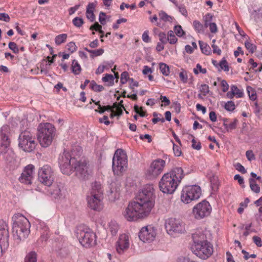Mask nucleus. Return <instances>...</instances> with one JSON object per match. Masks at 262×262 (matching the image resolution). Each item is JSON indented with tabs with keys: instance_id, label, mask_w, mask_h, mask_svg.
<instances>
[{
	"instance_id": "1",
	"label": "nucleus",
	"mask_w": 262,
	"mask_h": 262,
	"mask_svg": "<svg viewBox=\"0 0 262 262\" xmlns=\"http://www.w3.org/2000/svg\"><path fill=\"white\" fill-rule=\"evenodd\" d=\"M156 195L151 184L146 185L139 192L136 200L129 202L122 215L129 222H137L147 218L155 206Z\"/></svg>"
},
{
	"instance_id": "2",
	"label": "nucleus",
	"mask_w": 262,
	"mask_h": 262,
	"mask_svg": "<svg viewBox=\"0 0 262 262\" xmlns=\"http://www.w3.org/2000/svg\"><path fill=\"white\" fill-rule=\"evenodd\" d=\"M185 174L182 168L176 167L165 173L159 183L160 190L164 193L171 194L177 189Z\"/></svg>"
},
{
	"instance_id": "3",
	"label": "nucleus",
	"mask_w": 262,
	"mask_h": 262,
	"mask_svg": "<svg viewBox=\"0 0 262 262\" xmlns=\"http://www.w3.org/2000/svg\"><path fill=\"white\" fill-rule=\"evenodd\" d=\"M12 221L14 237L19 241L25 240L30 232L29 220L23 214L16 213L13 216Z\"/></svg>"
},
{
	"instance_id": "4",
	"label": "nucleus",
	"mask_w": 262,
	"mask_h": 262,
	"mask_svg": "<svg viewBox=\"0 0 262 262\" xmlns=\"http://www.w3.org/2000/svg\"><path fill=\"white\" fill-rule=\"evenodd\" d=\"M37 138L42 147H47L52 142L55 135L56 129L50 123H41L37 128Z\"/></svg>"
},
{
	"instance_id": "5",
	"label": "nucleus",
	"mask_w": 262,
	"mask_h": 262,
	"mask_svg": "<svg viewBox=\"0 0 262 262\" xmlns=\"http://www.w3.org/2000/svg\"><path fill=\"white\" fill-rule=\"evenodd\" d=\"M127 165V158L125 152L121 149H118L113 158L112 168L114 174H121L125 171Z\"/></svg>"
},
{
	"instance_id": "6",
	"label": "nucleus",
	"mask_w": 262,
	"mask_h": 262,
	"mask_svg": "<svg viewBox=\"0 0 262 262\" xmlns=\"http://www.w3.org/2000/svg\"><path fill=\"white\" fill-rule=\"evenodd\" d=\"M202 194L201 187L197 185L185 186L181 194V200L185 204H188L192 201L198 200Z\"/></svg>"
},
{
	"instance_id": "7",
	"label": "nucleus",
	"mask_w": 262,
	"mask_h": 262,
	"mask_svg": "<svg viewBox=\"0 0 262 262\" xmlns=\"http://www.w3.org/2000/svg\"><path fill=\"white\" fill-rule=\"evenodd\" d=\"M18 145L25 151L31 152L36 147V142L32 134L28 130L22 131L18 138Z\"/></svg>"
},
{
	"instance_id": "8",
	"label": "nucleus",
	"mask_w": 262,
	"mask_h": 262,
	"mask_svg": "<svg viewBox=\"0 0 262 262\" xmlns=\"http://www.w3.org/2000/svg\"><path fill=\"white\" fill-rule=\"evenodd\" d=\"M77 237L80 244L85 248L93 246L96 243V235L89 228L78 230Z\"/></svg>"
},
{
	"instance_id": "9",
	"label": "nucleus",
	"mask_w": 262,
	"mask_h": 262,
	"mask_svg": "<svg viewBox=\"0 0 262 262\" xmlns=\"http://www.w3.org/2000/svg\"><path fill=\"white\" fill-rule=\"evenodd\" d=\"M77 160L72 158L68 152L64 151L59 157V164L63 174L70 175L73 172V167Z\"/></svg>"
},
{
	"instance_id": "10",
	"label": "nucleus",
	"mask_w": 262,
	"mask_h": 262,
	"mask_svg": "<svg viewBox=\"0 0 262 262\" xmlns=\"http://www.w3.org/2000/svg\"><path fill=\"white\" fill-rule=\"evenodd\" d=\"M192 251L199 258L205 260L213 254V247L210 242H204L201 244L193 245Z\"/></svg>"
},
{
	"instance_id": "11",
	"label": "nucleus",
	"mask_w": 262,
	"mask_h": 262,
	"mask_svg": "<svg viewBox=\"0 0 262 262\" xmlns=\"http://www.w3.org/2000/svg\"><path fill=\"white\" fill-rule=\"evenodd\" d=\"M165 164V161L162 159H157L152 161L145 171L146 178L149 179L157 178L163 172Z\"/></svg>"
},
{
	"instance_id": "12",
	"label": "nucleus",
	"mask_w": 262,
	"mask_h": 262,
	"mask_svg": "<svg viewBox=\"0 0 262 262\" xmlns=\"http://www.w3.org/2000/svg\"><path fill=\"white\" fill-rule=\"evenodd\" d=\"M75 171L76 176L81 180L88 179L93 172V168L86 161H76L73 167V172Z\"/></svg>"
},
{
	"instance_id": "13",
	"label": "nucleus",
	"mask_w": 262,
	"mask_h": 262,
	"mask_svg": "<svg viewBox=\"0 0 262 262\" xmlns=\"http://www.w3.org/2000/svg\"><path fill=\"white\" fill-rule=\"evenodd\" d=\"M38 180L47 186H51L54 180V171L49 165H45L38 169Z\"/></svg>"
},
{
	"instance_id": "14",
	"label": "nucleus",
	"mask_w": 262,
	"mask_h": 262,
	"mask_svg": "<svg viewBox=\"0 0 262 262\" xmlns=\"http://www.w3.org/2000/svg\"><path fill=\"white\" fill-rule=\"evenodd\" d=\"M212 207L209 203L205 200L198 203L192 209V214L195 219L200 220L210 215Z\"/></svg>"
},
{
	"instance_id": "15",
	"label": "nucleus",
	"mask_w": 262,
	"mask_h": 262,
	"mask_svg": "<svg viewBox=\"0 0 262 262\" xmlns=\"http://www.w3.org/2000/svg\"><path fill=\"white\" fill-rule=\"evenodd\" d=\"M9 232L6 222L0 220V257L8 249L9 245Z\"/></svg>"
},
{
	"instance_id": "16",
	"label": "nucleus",
	"mask_w": 262,
	"mask_h": 262,
	"mask_svg": "<svg viewBox=\"0 0 262 262\" xmlns=\"http://www.w3.org/2000/svg\"><path fill=\"white\" fill-rule=\"evenodd\" d=\"M11 129L9 125L5 124L0 128V154L9 147L10 144Z\"/></svg>"
},
{
	"instance_id": "17",
	"label": "nucleus",
	"mask_w": 262,
	"mask_h": 262,
	"mask_svg": "<svg viewBox=\"0 0 262 262\" xmlns=\"http://www.w3.org/2000/svg\"><path fill=\"white\" fill-rule=\"evenodd\" d=\"M165 227L167 233L170 235L182 233L184 231V227L182 222L174 218L166 220L165 222Z\"/></svg>"
},
{
	"instance_id": "18",
	"label": "nucleus",
	"mask_w": 262,
	"mask_h": 262,
	"mask_svg": "<svg viewBox=\"0 0 262 262\" xmlns=\"http://www.w3.org/2000/svg\"><path fill=\"white\" fill-rule=\"evenodd\" d=\"M156 236V229L151 226L142 227L139 233V238L144 243L154 241Z\"/></svg>"
},
{
	"instance_id": "19",
	"label": "nucleus",
	"mask_w": 262,
	"mask_h": 262,
	"mask_svg": "<svg viewBox=\"0 0 262 262\" xmlns=\"http://www.w3.org/2000/svg\"><path fill=\"white\" fill-rule=\"evenodd\" d=\"M129 244V237L128 234L124 233L120 235L116 243V249L117 252L119 254L123 253L128 249Z\"/></svg>"
},
{
	"instance_id": "20",
	"label": "nucleus",
	"mask_w": 262,
	"mask_h": 262,
	"mask_svg": "<svg viewBox=\"0 0 262 262\" xmlns=\"http://www.w3.org/2000/svg\"><path fill=\"white\" fill-rule=\"evenodd\" d=\"M34 174V166L32 164H29L25 167L19 180L20 182L23 183L30 184L32 183Z\"/></svg>"
},
{
	"instance_id": "21",
	"label": "nucleus",
	"mask_w": 262,
	"mask_h": 262,
	"mask_svg": "<svg viewBox=\"0 0 262 262\" xmlns=\"http://www.w3.org/2000/svg\"><path fill=\"white\" fill-rule=\"evenodd\" d=\"M103 196L88 195L87 197L88 206L94 210H101L103 208Z\"/></svg>"
},
{
	"instance_id": "22",
	"label": "nucleus",
	"mask_w": 262,
	"mask_h": 262,
	"mask_svg": "<svg viewBox=\"0 0 262 262\" xmlns=\"http://www.w3.org/2000/svg\"><path fill=\"white\" fill-rule=\"evenodd\" d=\"M51 194L54 198L61 201L66 198L67 191L66 188L62 185H57L53 186Z\"/></svg>"
},
{
	"instance_id": "23",
	"label": "nucleus",
	"mask_w": 262,
	"mask_h": 262,
	"mask_svg": "<svg viewBox=\"0 0 262 262\" xmlns=\"http://www.w3.org/2000/svg\"><path fill=\"white\" fill-rule=\"evenodd\" d=\"M121 184L118 180L112 182L110 185V196L113 200L118 199L120 195Z\"/></svg>"
},
{
	"instance_id": "24",
	"label": "nucleus",
	"mask_w": 262,
	"mask_h": 262,
	"mask_svg": "<svg viewBox=\"0 0 262 262\" xmlns=\"http://www.w3.org/2000/svg\"><path fill=\"white\" fill-rule=\"evenodd\" d=\"M103 189L100 182H95L91 185V189L90 192V195L103 196Z\"/></svg>"
},
{
	"instance_id": "25",
	"label": "nucleus",
	"mask_w": 262,
	"mask_h": 262,
	"mask_svg": "<svg viewBox=\"0 0 262 262\" xmlns=\"http://www.w3.org/2000/svg\"><path fill=\"white\" fill-rule=\"evenodd\" d=\"M193 245L201 244L204 242H208L207 237L202 230H198L192 234Z\"/></svg>"
},
{
	"instance_id": "26",
	"label": "nucleus",
	"mask_w": 262,
	"mask_h": 262,
	"mask_svg": "<svg viewBox=\"0 0 262 262\" xmlns=\"http://www.w3.org/2000/svg\"><path fill=\"white\" fill-rule=\"evenodd\" d=\"M0 156H3L4 159L8 163H12L15 161V153L10 147L5 149L3 153L0 154Z\"/></svg>"
},
{
	"instance_id": "27",
	"label": "nucleus",
	"mask_w": 262,
	"mask_h": 262,
	"mask_svg": "<svg viewBox=\"0 0 262 262\" xmlns=\"http://www.w3.org/2000/svg\"><path fill=\"white\" fill-rule=\"evenodd\" d=\"M96 6V3H89L86 9V17L90 21L93 22L95 20V15L94 12Z\"/></svg>"
},
{
	"instance_id": "28",
	"label": "nucleus",
	"mask_w": 262,
	"mask_h": 262,
	"mask_svg": "<svg viewBox=\"0 0 262 262\" xmlns=\"http://www.w3.org/2000/svg\"><path fill=\"white\" fill-rule=\"evenodd\" d=\"M212 19V15L210 14H207L205 16V26L207 27L209 26L210 31L211 33H215L217 32V29L215 23H209Z\"/></svg>"
},
{
	"instance_id": "29",
	"label": "nucleus",
	"mask_w": 262,
	"mask_h": 262,
	"mask_svg": "<svg viewBox=\"0 0 262 262\" xmlns=\"http://www.w3.org/2000/svg\"><path fill=\"white\" fill-rule=\"evenodd\" d=\"M199 44L202 53L206 55H209L211 54V48L208 44L201 40L199 41Z\"/></svg>"
},
{
	"instance_id": "30",
	"label": "nucleus",
	"mask_w": 262,
	"mask_h": 262,
	"mask_svg": "<svg viewBox=\"0 0 262 262\" xmlns=\"http://www.w3.org/2000/svg\"><path fill=\"white\" fill-rule=\"evenodd\" d=\"M71 69L72 73L76 75H79L81 71L80 65L75 59H74L72 62Z\"/></svg>"
},
{
	"instance_id": "31",
	"label": "nucleus",
	"mask_w": 262,
	"mask_h": 262,
	"mask_svg": "<svg viewBox=\"0 0 262 262\" xmlns=\"http://www.w3.org/2000/svg\"><path fill=\"white\" fill-rule=\"evenodd\" d=\"M199 91L201 93L198 94V97L200 99L203 98L202 96H206L210 92L209 86L206 84H201Z\"/></svg>"
},
{
	"instance_id": "32",
	"label": "nucleus",
	"mask_w": 262,
	"mask_h": 262,
	"mask_svg": "<svg viewBox=\"0 0 262 262\" xmlns=\"http://www.w3.org/2000/svg\"><path fill=\"white\" fill-rule=\"evenodd\" d=\"M193 26L197 33H203L204 32L205 25L204 26L202 23H201L198 20H194L193 21Z\"/></svg>"
},
{
	"instance_id": "33",
	"label": "nucleus",
	"mask_w": 262,
	"mask_h": 262,
	"mask_svg": "<svg viewBox=\"0 0 262 262\" xmlns=\"http://www.w3.org/2000/svg\"><path fill=\"white\" fill-rule=\"evenodd\" d=\"M108 229L112 235H115L118 231L119 226L115 221H111L108 224Z\"/></svg>"
},
{
	"instance_id": "34",
	"label": "nucleus",
	"mask_w": 262,
	"mask_h": 262,
	"mask_svg": "<svg viewBox=\"0 0 262 262\" xmlns=\"http://www.w3.org/2000/svg\"><path fill=\"white\" fill-rule=\"evenodd\" d=\"M25 262H37V254L35 251H31L26 255Z\"/></svg>"
},
{
	"instance_id": "35",
	"label": "nucleus",
	"mask_w": 262,
	"mask_h": 262,
	"mask_svg": "<svg viewBox=\"0 0 262 262\" xmlns=\"http://www.w3.org/2000/svg\"><path fill=\"white\" fill-rule=\"evenodd\" d=\"M167 41L171 45L175 44L178 41V38L172 30L169 31L167 33Z\"/></svg>"
},
{
	"instance_id": "36",
	"label": "nucleus",
	"mask_w": 262,
	"mask_h": 262,
	"mask_svg": "<svg viewBox=\"0 0 262 262\" xmlns=\"http://www.w3.org/2000/svg\"><path fill=\"white\" fill-rule=\"evenodd\" d=\"M250 187L252 191L255 193H259L260 192V187L258 184L256 183L255 180L253 178H250L249 179Z\"/></svg>"
},
{
	"instance_id": "37",
	"label": "nucleus",
	"mask_w": 262,
	"mask_h": 262,
	"mask_svg": "<svg viewBox=\"0 0 262 262\" xmlns=\"http://www.w3.org/2000/svg\"><path fill=\"white\" fill-rule=\"evenodd\" d=\"M159 69L160 72L164 76H168L170 73L169 68L168 65L165 63L161 62L159 63Z\"/></svg>"
},
{
	"instance_id": "38",
	"label": "nucleus",
	"mask_w": 262,
	"mask_h": 262,
	"mask_svg": "<svg viewBox=\"0 0 262 262\" xmlns=\"http://www.w3.org/2000/svg\"><path fill=\"white\" fill-rule=\"evenodd\" d=\"M89 86L91 89L96 92H101L104 90V87L102 85L97 84L94 80L91 81Z\"/></svg>"
},
{
	"instance_id": "39",
	"label": "nucleus",
	"mask_w": 262,
	"mask_h": 262,
	"mask_svg": "<svg viewBox=\"0 0 262 262\" xmlns=\"http://www.w3.org/2000/svg\"><path fill=\"white\" fill-rule=\"evenodd\" d=\"M231 89L233 91L235 96L237 98H242L244 96V91L243 90H241L237 88L235 85H232L231 86Z\"/></svg>"
},
{
	"instance_id": "40",
	"label": "nucleus",
	"mask_w": 262,
	"mask_h": 262,
	"mask_svg": "<svg viewBox=\"0 0 262 262\" xmlns=\"http://www.w3.org/2000/svg\"><path fill=\"white\" fill-rule=\"evenodd\" d=\"M159 16L160 19L165 22H171L172 21V17L168 15L166 12L163 11H160L159 12Z\"/></svg>"
},
{
	"instance_id": "41",
	"label": "nucleus",
	"mask_w": 262,
	"mask_h": 262,
	"mask_svg": "<svg viewBox=\"0 0 262 262\" xmlns=\"http://www.w3.org/2000/svg\"><path fill=\"white\" fill-rule=\"evenodd\" d=\"M68 35L67 34L63 33L56 36L55 38V42L57 45H60L66 42Z\"/></svg>"
},
{
	"instance_id": "42",
	"label": "nucleus",
	"mask_w": 262,
	"mask_h": 262,
	"mask_svg": "<svg viewBox=\"0 0 262 262\" xmlns=\"http://www.w3.org/2000/svg\"><path fill=\"white\" fill-rule=\"evenodd\" d=\"M247 91L249 99L252 101H255L257 98V95L255 91L251 86H247Z\"/></svg>"
},
{
	"instance_id": "43",
	"label": "nucleus",
	"mask_w": 262,
	"mask_h": 262,
	"mask_svg": "<svg viewBox=\"0 0 262 262\" xmlns=\"http://www.w3.org/2000/svg\"><path fill=\"white\" fill-rule=\"evenodd\" d=\"M115 78L112 74H106L105 76L102 79V81L105 82H108V86H113L114 84Z\"/></svg>"
},
{
	"instance_id": "44",
	"label": "nucleus",
	"mask_w": 262,
	"mask_h": 262,
	"mask_svg": "<svg viewBox=\"0 0 262 262\" xmlns=\"http://www.w3.org/2000/svg\"><path fill=\"white\" fill-rule=\"evenodd\" d=\"M188 72L184 69H181V72L179 73V77L181 81L184 83H186L188 82Z\"/></svg>"
},
{
	"instance_id": "45",
	"label": "nucleus",
	"mask_w": 262,
	"mask_h": 262,
	"mask_svg": "<svg viewBox=\"0 0 262 262\" xmlns=\"http://www.w3.org/2000/svg\"><path fill=\"white\" fill-rule=\"evenodd\" d=\"M173 30V32L176 33V35L179 37H183L185 35V32L184 31L180 25L175 26L174 27Z\"/></svg>"
},
{
	"instance_id": "46",
	"label": "nucleus",
	"mask_w": 262,
	"mask_h": 262,
	"mask_svg": "<svg viewBox=\"0 0 262 262\" xmlns=\"http://www.w3.org/2000/svg\"><path fill=\"white\" fill-rule=\"evenodd\" d=\"M224 108L228 112H233L236 108L235 103L232 101H228L225 103Z\"/></svg>"
},
{
	"instance_id": "47",
	"label": "nucleus",
	"mask_w": 262,
	"mask_h": 262,
	"mask_svg": "<svg viewBox=\"0 0 262 262\" xmlns=\"http://www.w3.org/2000/svg\"><path fill=\"white\" fill-rule=\"evenodd\" d=\"M73 25L77 27H81L84 24L83 19L79 17H76L72 20Z\"/></svg>"
},
{
	"instance_id": "48",
	"label": "nucleus",
	"mask_w": 262,
	"mask_h": 262,
	"mask_svg": "<svg viewBox=\"0 0 262 262\" xmlns=\"http://www.w3.org/2000/svg\"><path fill=\"white\" fill-rule=\"evenodd\" d=\"M219 66L221 69L225 72H228L229 70V67L228 63L225 58H222L219 63Z\"/></svg>"
},
{
	"instance_id": "49",
	"label": "nucleus",
	"mask_w": 262,
	"mask_h": 262,
	"mask_svg": "<svg viewBox=\"0 0 262 262\" xmlns=\"http://www.w3.org/2000/svg\"><path fill=\"white\" fill-rule=\"evenodd\" d=\"M245 46L249 52L253 53L256 49V47L254 44L247 40L245 42Z\"/></svg>"
},
{
	"instance_id": "50",
	"label": "nucleus",
	"mask_w": 262,
	"mask_h": 262,
	"mask_svg": "<svg viewBox=\"0 0 262 262\" xmlns=\"http://www.w3.org/2000/svg\"><path fill=\"white\" fill-rule=\"evenodd\" d=\"M174 5L178 8L179 12L184 16H187L188 15L186 7L183 5H179L177 2L175 3Z\"/></svg>"
},
{
	"instance_id": "51",
	"label": "nucleus",
	"mask_w": 262,
	"mask_h": 262,
	"mask_svg": "<svg viewBox=\"0 0 262 262\" xmlns=\"http://www.w3.org/2000/svg\"><path fill=\"white\" fill-rule=\"evenodd\" d=\"M9 48L15 54H18L19 52V48L14 42H10L8 44Z\"/></svg>"
},
{
	"instance_id": "52",
	"label": "nucleus",
	"mask_w": 262,
	"mask_h": 262,
	"mask_svg": "<svg viewBox=\"0 0 262 262\" xmlns=\"http://www.w3.org/2000/svg\"><path fill=\"white\" fill-rule=\"evenodd\" d=\"M193 72L195 75H198L199 72L202 74H206L207 70L205 68H202L201 66L199 63H198L196 66V68L193 69Z\"/></svg>"
},
{
	"instance_id": "53",
	"label": "nucleus",
	"mask_w": 262,
	"mask_h": 262,
	"mask_svg": "<svg viewBox=\"0 0 262 262\" xmlns=\"http://www.w3.org/2000/svg\"><path fill=\"white\" fill-rule=\"evenodd\" d=\"M90 30H95L98 31L100 34L104 33V32L102 30V27L98 23L96 22L94 24L90 27Z\"/></svg>"
},
{
	"instance_id": "54",
	"label": "nucleus",
	"mask_w": 262,
	"mask_h": 262,
	"mask_svg": "<svg viewBox=\"0 0 262 262\" xmlns=\"http://www.w3.org/2000/svg\"><path fill=\"white\" fill-rule=\"evenodd\" d=\"M158 37L160 42L166 43L167 42V35L165 32H161L158 33Z\"/></svg>"
},
{
	"instance_id": "55",
	"label": "nucleus",
	"mask_w": 262,
	"mask_h": 262,
	"mask_svg": "<svg viewBox=\"0 0 262 262\" xmlns=\"http://www.w3.org/2000/svg\"><path fill=\"white\" fill-rule=\"evenodd\" d=\"M67 49L71 53H73L77 49V46L74 42H70L67 45Z\"/></svg>"
},
{
	"instance_id": "56",
	"label": "nucleus",
	"mask_w": 262,
	"mask_h": 262,
	"mask_svg": "<svg viewBox=\"0 0 262 262\" xmlns=\"http://www.w3.org/2000/svg\"><path fill=\"white\" fill-rule=\"evenodd\" d=\"M173 150L176 156L179 157L181 156L182 152L181 148L179 146L176 145L173 143Z\"/></svg>"
},
{
	"instance_id": "57",
	"label": "nucleus",
	"mask_w": 262,
	"mask_h": 262,
	"mask_svg": "<svg viewBox=\"0 0 262 262\" xmlns=\"http://www.w3.org/2000/svg\"><path fill=\"white\" fill-rule=\"evenodd\" d=\"M128 79V74L127 72H123L121 74L120 82L122 84H125Z\"/></svg>"
},
{
	"instance_id": "58",
	"label": "nucleus",
	"mask_w": 262,
	"mask_h": 262,
	"mask_svg": "<svg viewBox=\"0 0 262 262\" xmlns=\"http://www.w3.org/2000/svg\"><path fill=\"white\" fill-rule=\"evenodd\" d=\"M99 21L102 25L106 24V14L103 12H100L99 16Z\"/></svg>"
},
{
	"instance_id": "59",
	"label": "nucleus",
	"mask_w": 262,
	"mask_h": 262,
	"mask_svg": "<svg viewBox=\"0 0 262 262\" xmlns=\"http://www.w3.org/2000/svg\"><path fill=\"white\" fill-rule=\"evenodd\" d=\"M142 39L143 41L146 43L149 42L150 41V38L148 35V31H145L142 35Z\"/></svg>"
},
{
	"instance_id": "60",
	"label": "nucleus",
	"mask_w": 262,
	"mask_h": 262,
	"mask_svg": "<svg viewBox=\"0 0 262 262\" xmlns=\"http://www.w3.org/2000/svg\"><path fill=\"white\" fill-rule=\"evenodd\" d=\"M172 107L177 114H179L180 113L181 105L179 102L177 101L174 102L172 104Z\"/></svg>"
},
{
	"instance_id": "61",
	"label": "nucleus",
	"mask_w": 262,
	"mask_h": 262,
	"mask_svg": "<svg viewBox=\"0 0 262 262\" xmlns=\"http://www.w3.org/2000/svg\"><path fill=\"white\" fill-rule=\"evenodd\" d=\"M253 241L257 247H261L262 246V241L260 237L254 236L253 237Z\"/></svg>"
},
{
	"instance_id": "62",
	"label": "nucleus",
	"mask_w": 262,
	"mask_h": 262,
	"mask_svg": "<svg viewBox=\"0 0 262 262\" xmlns=\"http://www.w3.org/2000/svg\"><path fill=\"white\" fill-rule=\"evenodd\" d=\"M234 179L235 180H237L239 185L242 186V187H244V179L238 174H235L234 177Z\"/></svg>"
},
{
	"instance_id": "63",
	"label": "nucleus",
	"mask_w": 262,
	"mask_h": 262,
	"mask_svg": "<svg viewBox=\"0 0 262 262\" xmlns=\"http://www.w3.org/2000/svg\"><path fill=\"white\" fill-rule=\"evenodd\" d=\"M235 167L236 170L242 172V173H245L246 172V170L245 167L239 163H237L235 165Z\"/></svg>"
},
{
	"instance_id": "64",
	"label": "nucleus",
	"mask_w": 262,
	"mask_h": 262,
	"mask_svg": "<svg viewBox=\"0 0 262 262\" xmlns=\"http://www.w3.org/2000/svg\"><path fill=\"white\" fill-rule=\"evenodd\" d=\"M255 218L257 221L262 222V207L259 208L258 213L255 214Z\"/></svg>"
}]
</instances>
